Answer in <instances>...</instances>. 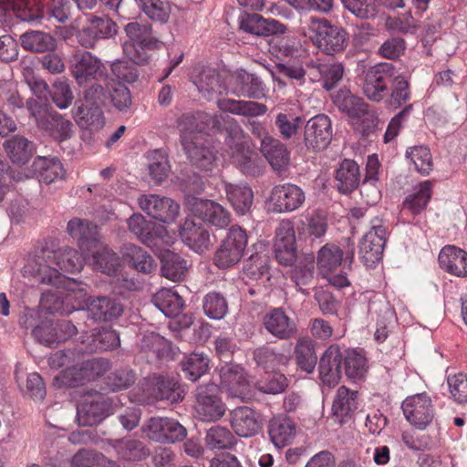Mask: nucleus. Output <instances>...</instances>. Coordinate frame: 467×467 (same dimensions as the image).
Wrapping results in <instances>:
<instances>
[{
	"label": "nucleus",
	"instance_id": "obj_19",
	"mask_svg": "<svg viewBox=\"0 0 467 467\" xmlns=\"http://www.w3.org/2000/svg\"><path fill=\"white\" fill-rule=\"evenodd\" d=\"M275 252L281 265H291L296 261V235L294 224L289 220L281 221L275 230Z\"/></svg>",
	"mask_w": 467,
	"mask_h": 467
},
{
	"label": "nucleus",
	"instance_id": "obj_20",
	"mask_svg": "<svg viewBox=\"0 0 467 467\" xmlns=\"http://www.w3.org/2000/svg\"><path fill=\"white\" fill-rule=\"evenodd\" d=\"M117 34V25L108 16H92L88 24L78 34V43L92 48L100 39L110 38Z\"/></svg>",
	"mask_w": 467,
	"mask_h": 467
},
{
	"label": "nucleus",
	"instance_id": "obj_53",
	"mask_svg": "<svg viewBox=\"0 0 467 467\" xmlns=\"http://www.w3.org/2000/svg\"><path fill=\"white\" fill-rule=\"evenodd\" d=\"M140 10L150 20L166 24L171 13V7L169 2L162 0H138Z\"/></svg>",
	"mask_w": 467,
	"mask_h": 467
},
{
	"label": "nucleus",
	"instance_id": "obj_44",
	"mask_svg": "<svg viewBox=\"0 0 467 467\" xmlns=\"http://www.w3.org/2000/svg\"><path fill=\"white\" fill-rule=\"evenodd\" d=\"M218 107L223 111L245 117H258L267 111V107L265 104L251 100L224 99L218 101Z\"/></svg>",
	"mask_w": 467,
	"mask_h": 467
},
{
	"label": "nucleus",
	"instance_id": "obj_28",
	"mask_svg": "<svg viewBox=\"0 0 467 467\" xmlns=\"http://www.w3.org/2000/svg\"><path fill=\"white\" fill-rule=\"evenodd\" d=\"M122 304L116 298L99 296L88 301V317L96 321H112L123 313Z\"/></svg>",
	"mask_w": 467,
	"mask_h": 467
},
{
	"label": "nucleus",
	"instance_id": "obj_50",
	"mask_svg": "<svg viewBox=\"0 0 467 467\" xmlns=\"http://www.w3.org/2000/svg\"><path fill=\"white\" fill-rule=\"evenodd\" d=\"M209 358L203 353L193 352L186 356L181 362L182 369L185 377L196 381L209 369Z\"/></svg>",
	"mask_w": 467,
	"mask_h": 467
},
{
	"label": "nucleus",
	"instance_id": "obj_11",
	"mask_svg": "<svg viewBox=\"0 0 467 467\" xmlns=\"http://www.w3.org/2000/svg\"><path fill=\"white\" fill-rule=\"evenodd\" d=\"M140 208L148 215L163 223H172L180 213V205L169 197L143 194L138 198Z\"/></svg>",
	"mask_w": 467,
	"mask_h": 467
},
{
	"label": "nucleus",
	"instance_id": "obj_26",
	"mask_svg": "<svg viewBox=\"0 0 467 467\" xmlns=\"http://www.w3.org/2000/svg\"><path fill=\"white\" fill-rule=\"evenodd\" d=\"M343 355L337 345H331L324 352L319 362V375L322 382L328 386L338 383L341 378Z\"/></svg>",
	"mask_w": 467,
	"mask_h": 467
},
{
	"label": "nucleus",
	"instance_id": "obj_10",
	"mask_svg": "<svg viewBox=\"0 0 467 467\" xmlns=\"http://www.w3.org/2000/svg\"><path fill=\"white\" fill-rule=\"evenodd\" d=\"M394 78L390 63H381L368 68L363 78V94L372 101L379 102L387 95L388 86Z\"/></svg>",
	"mask_w": 467,
	"mask_h": 467
},
{
	"label": "nucleus",
	"instance_id": "obj_57",
	"mask_svg": "<svg viewBox=\"0 0 467 467\" xmlns=\"http://www.w3.org/2000/svg\"><path fill=\"white\" fill-rule=\"evenodd\" d=\"M149 171L151 179L157 183L163 182L170 171V164L167 155L161 150H155L148 153Z\"/></svg>",
	"mask_w": 467,
	"mask_h": 467
},
{
	"label": "nucleus",
	"instance_id": "obj_9",
	"mask_svg": "<svg viewBox=\"0 0 467 467\" xmlns=\"http://www.w3.org/2000/svg\"><path fill=\"white\" fill-rule=\"evenodd\" d=\"M140 388L143 391V400H167L174 403L184 398V391L178 380L168 376H149L141 381Z\"/></svg>",
	"mask_w": 467,
	"mask_h": 467
},
{
	"label": "nucleus",
	"instance_id": "obj_56",
	"mask_svg": "<svg viewBox=\"0 0 467 467\" xmlns=\"http://www.w3.org/2000/svg\"><path fill=\"white\" fill-rule=\"evenodd\" d=\"M335 103L340 110L353 118H360L368 112V105L363 99L354 96L348 91L338 94L335 99Z\"/></svg>",
	"mask_w": 467,
	"mask_h": 467
},
{
	"label": "nucleus",
	"instance_id": "obj_4",
	"mask_svg": "<svg viewBox=\"0 0 467 467\" xmlns=\"http://www.w3.org/2000/svg\"><path fill=\"white\" fill-rule=\"evenodd\" d=\"M227 143L232 150V161L243 173L256 176L262 172V164L257 154L249 150L243 141L244 131L238 124L229 130Z\"/></svg>",
	"mask_w": 467,
	"mask_h": 467
},
{
	"label": "nucleus",
	"instance_id": "obj_3",
	"mask_svg": "<svg viewBox=\"0 0 467 467\" xmlns=\"http://www.w3.org/2000/svg\"><path fill=\"white\" fill-rule=\"evenodd\" d=\"M181 142L192 163L205 171L212 170L215 157L213 152L204 146L202 129L193 115H182L178 120Z\"/></svg>",
	"mask_w": 467,
	"mask_h": 467
},
{
	"label": "nucleus",
	"instance_id": "obj_42",
	"mask_svg": "<svg viewBox=\"0 0 467 467\" xmlns=\"http://www.w3.org/2000/svg\"><path fill=\"white\" fill-rule=\"evenodd\" d=\"M4 148L12 162L26 163L34 154L35 145L26 138L16 135L4 142Z\"/></svg>",
	"mask_w": 467,
	"mask_h": 467
},
{
	"label": "nucleus",
	"instance_id": "obj_61",
	"mask_svg": "<svg viewBox=\"0 0 467 467\" xmlns=\"http://www.w3.org/2000/svg\"><path fill=\"white\" fill-rule=\"evenodd\" d=\"M128 227L144 244H148L153 236V223L140 213H135L129 218Z\"/></svg>",
	"mask_w": 467,
	"mask_h": 467
},
{
	"label": "nucleus",
	"instance_id": "obj_52",
	"mask_svg": "<svg viewBox=\"0 0 467 467\" xmlns=\"http://www.w3.org/2000/svg\"><path fill=\"white\" fill-rule=\"evenodd\" d=\"M114 448L119 457L126 461H141L150 453L141 441L134 439L118 440Z\"/></svg>",
	"mask_w": 467,
	"mask_h": 467
},
{
	"label": "nucleus",
	"instance_id": "obj_60",
	"mask_svg": "<svg viewBox=\"0 0 467 467\" xmlns=\"http://www.w3.org/2000/svg\"><path fill=\"white\" fill-rule=\"evenodd\" d=\"M202 308L208 317L221 319L228 312V304L221 294L213 292L203 297Z\"/></svg>",
	"mask_w": 467,
	"mask_h": 467
},
{
	"label": "nucleus",
	"instance_id": "obj_47",
	"mask_svg": "<svg viewBox=\"0 0 467 467\" xmlns=\"http://www.w3.org/2000/svg\"><path fill=\"white\" fill-rule=\"evenodd\" d=\"M40 307L50 314L68 315L74 312L73 305H69L67 302L65 291L60 288L44 292L40 299Z\"/></svg>",
	"mask_w": 467,
	"mask_h": 467
},
{
	"label": "nucleus",
	"instance_id": "obj_51",
	"mask_svg": "<svg viewBox=\"0 0 467 467\" xmlns=\"http://www.w3.org/2000/svg\"><path fill=\"white\" fill-rule=\"evenodd\" d=\"M34 165L38 171L40 182L47 184L65 177L63 166L56 158L39 157L35 161Z\"/></svg>",
	"mask_w": 467,
	"mask_h": 467
},
{
	"label": "nucleus",
	"instance_id": "obj_32",
	"mask_svg": "<svg viewBox=\"0 0 467 467\" xmlns=\"http://www.w3.org/2000/svg\"><path fill=\"white\" fill-rule=\"evenodd\" d=\"M87 254H91L88 263L97 271L112 275L120 268L119 257L101 241L98 246H93V249Z\"/></svg>",
	"mask_w": 467,
	"mask_h": 467
},
{
	"label": "nucleus",
	"instance_id": "obj_48",
	"mask_svg": "<svg viewBox=\"0 0 467 467\" xmlns=\"http://www.w3.org/2000/svg\"><path fill=\"white\" fill-rule=\"evenodd\" d=\"M124 256L132 267L140 273L150 274L157 268V265L152 256L141 247L135 244L126 246Z\"/></svg>",
	"mask_w": 467,
	"mask_h": 467
},
{
	"label": "nucleus",
	"instance_id": "obj_37",
	"mask_svg": "<svg viewBox=\"0 0 467 467\" xmlns=\"http://www.w3.org/2000/svg\"><path fill=\"white\" fill-rule=\"evenodd\" d=\"M101 101H82L74 111L77 123L84 128L100 129L105 123Z\"/></svg>",
	"mask_w": 467,
	"mask_h": 467
},
{
	"label": "nucleus",
	"instance_id": "obj_27",
	"mask_svg": "<svg viewBox=\"0 0 467 467\" xmlns=\"http://www.w3.org/2000/svg\"><path fill=\"white\" fill-rule=\"evenodd\" d=\"M230 422L234 431L240 437H251L261 429L258 414L247 406L233 410L230 412Z\"/></svg>",
	"mask_w": 467,
	"mask_h": 467
},
{
	"label": "nucleus",
	"instance_id": "obj_39",
	"mask_svg": "<svg viewBox=\"0 0 467 467\" xmlns=\"http://www.w3.org/2000/svg\"><path fill=\"white\" fill-rule=\"evenodd\" d=\"M38 128L58 141L68 140L73 133L72 123L57 113H48L44 119H39Z\"/></svg>",
	"mask_w": 467,
	"mask_h": 467
},
{
	"label": "nucleus",
	"instance_id": "obj_45",
	"mask_svg": "<svg viewBox=\"0 0 467 467\" xmlns=\"http://www.w3.org/2000/svg\"><path fill=\"white\" fill-rule=\"evenodd\" d=\"M155 306L168 317L178 316L183 307V300L178 292L170 289H160L152 298Z\"/></svg>",
	"mask_w": 467,
	"mask_h": 467
},
{
	"label": "nucleus",
	"instance_id": "obj_14",
	"mask_svg": "<svg viewBox=\"0 0 467 467\" xmlns=\"http://www.w3.org/2000/svg\"><path fill=\"white\" fill-rule=\"evenodd\" d=\"M109 368L107 360L92 358L67 368L61 375L62 383L69 388L82 384L104 374Z\"/></svg>",
	"mask_w": 467,
	"mask_h": 467
},
{
	"label": "nucleus",
	"instance_id": "obj_30",
	"mask_svg": "<svg viewBox=\"0 0 467 467\" xmlns=\"http://www.w3.org/2000/svg\"><path fill=\"white\" fill-rule=\"evenodd\" d=\"M358 393L345 386L337 389L332 404L333 415L340 424L346 422L352 417L358 408Z\"/></svg>",
	"mask_w": 467,
	"mask_h": 467
},
{
	"label": "nucleus",
	"instance_id": "obj_22",
	"mask_svg": "<svg viewBox=\"0 0 467 467\" xmlns=\"http://www.w3.org/2000/svg\"><path fill=\"white\" fill-rule=\"evenodd\" d=\"M229 84L232 92L238 97L258 99L265 96L262 80L244 69L234 72L230 77Z\"/></svg>",
	"mask_w": 467,
	"mask_h": 467
},
{
	"label": "nucleus",
	"instance_id": "obj_33",
	"mask_svg": "<svg viewBox=\"0 0 467 467\" xmlns=\"http://www.w3.org/2000/svg\"><path fill=\"white\" fill-rule=\"evenodd\" d=\"M441 268L457 276L467 275V253L456 246L448 245L439 254Z\"/></svg>",
	"mask_w": 467,
	"mask_h": 467
},
{
	"label": "nucleus",
	"instance_id": "obj_49",
	"mask_svg": "<svg viewBox=\"0 0 467 467\" xmlns=\"http://www.w3.org/2000/svg\"><path fill=\"white\" fill-rule=\"evenodd\" d=\"M431 189L432 184L430 181H425L415 186L412 192L404 200V209H408L413 214L420 213L431 200Z\"/></svg>",
	"mask_w": 467,
	"mask_h": 467
},
{
	"label": "nucleus",
	"instance_id": "obj_25",
	"mask_svg": "<svg viewBox=\"0 0 467 467\" xmlns=\"http://www.w3.org/2000/svg\"><path fill=\"white\" fill-rule=\"evenodd\" d=\"M192 212L203 222L218 228H225L231 222L229 212L211 200L195 199L192 203Z\"/></svg>",
	"mask_w": 467,
	"mask_h": 467
},
{
	"label": "nucleus",
	"instance_id": "obj_43",
	"mask_svg": "<svg viewBox=\"0 0 467 467\" xmlns=\"http://www.w3.org/2000/svg\"><path fill=\"white\" fill-rule=\"evenodd\" d=\"M225 192L229 202L238 214H245L250 211L254 193L249 186L225 183Z\"/></svg>",
	"mask_w": 467,
	"mask_h": 467
},
{
	"label": "nucleus",
	"instance_id": "obj_5",
	"mask_svg": "<svg viewBox=\"0 0 467 467\" xmlns=\"http://www.w3.org/2000/svg\"><path fill=\"white\" fill-rule=\"evenodd\" d=\"M13 16L21 21L37 25L45 17L40 0H0V23H9Z\"/></svg>",
	"mask_w": 467,
	"mask_h": 467
},
{
	"label": "nucleus",
	"instance_id": "obj_17",
	"mask_svg": "<svg viewBox=\"0 0 467 467\" xmlns=\"http://www.w3.org/2000/svg\"><path fill=\"white\" fill-rule=\"evenodd\" d=\"M71 71L80 85L89 79L104 80L107 77L105 65L90 52L75 55Z\"/></svg>",
	"mask_w": 467,
	"mask_h": 467
},
{
	"label": "nucleus",
	"instance_id": "obj_29",
	"mask_svg": "<svg viewBox=\"0 0 467 467\" xmlns=\"http://www.w3.org/2000/svg\"><path fill=\"white\" fill-rule=\"evenodd\" d=\"M264 326L268 333L279 339H289L296 333L295 321L281 308H274L264 317Z\"/></svg>",
	"mask_w": 467,
	"mask_h": 467
},
{
	"label": "nucleus",
	"instance_id": "obj_36",
	"mask_svg": "<svg viewBox=\"0 0 467 467\" xmlns=\"http://www.w3.org/2000/svg\"><path fill=\"white\" fill-rule=\"evenodd\" d=\"M268 433L275 447L282 448L292 442L296 436V424L285 416H277L270 420Z\"/></svg>",
	"mask_w": 467,
	"mask_h": 467
},
{
	"label": "nucleus",
	"instance_id": "obj_23",
	"mask_svg": "<svg viewBox=\"0 0 467 467\" xmlns=\"http://www.w3.org/2000/svg\"><path fill=\"white\" fill-rule=\"evenodd\" d=\"M239 27L243 31L258 36H269L285 32V26L275 19H266L258 14H244L239 17Z\"/></svg>",
	"mask_w": 467,
	"mask_h": 467
},
{
	"label": "nucleus",
	"instance_id": "obj_34",
	"mask_svg": "<svg viewBox=\"0 0 467 467\" xmlns=\"http://www.w3.org/2000/svg\"><path fill=\"white\" fill-rule=\"evenodd\" d=\"M260 150L275 171H282L288 166L290 153L279 140L265 139L261 142Z\"/></svg>",
	"mask_w": 467,
	"mask_h": 467
},
{
	"label": "nucleus",
	"instance_id": "obj_59",
	"mask_svg": "<svg viewBox=\"0 0 467 467\" xmlns=\"http://www.w3.org/2000/svg\"><path fill=\"white\" fill-rule=\"evenodd\" d=\"M406 155L414 165L415 170L422 175H428L432 170V158L427 147L410 148L407 150Z\"/></svg>",
	"mask_w": 467,
	"mask_h": 467
},
{
	"label": "nucleus",
	"instance_id": "obj_41",
	"mask_svg": "<svg viewBox=\"0 0 467 467\" xmlns=\"http://www.w3.org/2000/svg\"><path fill=\"white\" fill-rule=\"evenodd\" d=\"M20 42L24 49L35 53L50 52L57 47L56 38L51 34L39 30L22 34Z\"/></svg>",
	"mask_w": 467,
	"mask_h": 467
},
{
	"label": "nucleus",
	"instance_id": "obj_12",
	"mask_svg": "<svg viewBox=\"0 0 467 467\" xmlns=\"http://www.w3.org/2000/svg\"><path fill=\"white\" fill-rule=\"evenodd\" d=\"M401 408L407 420L419 430H424L434 417L432 401L426 393L406 398Z\"/></svg>",
	"mask_w": 467,
	"mask_h": 467
},
{
	"label": "nucleus",
	"instance_id": "obj_18",
	"mask_svg": "<svg viewBox=\"0 0 467 467\" xmlns=\"http://www.w3.org/2000/svg\"><path fill=\"white\" fill-rule=\"evenodd\" d=\"M385 244L386 229L381 224H374L359 246L360 257L366 266L373 267L381 260Z\"/></svg>",
	"mask_w": 467,
	"mask_h": 467
},
{
	"label": "nucleus",
	"instance_id": "obj_2",
	"mask_svg": "<svg viewBox=\"0 0 467 467\" xmlns=\"http://www.w3.org/2000/svg\"><path fill=\"white\" fill-rule=\"evenodd\" d=\"M301 33L327 55L342 51L347 46L346 31L326 18L314 16L301 19Z\"/></svg>",
	"mask_w": 467,
	"mask_h": 467
},
{
	"label": "nucleus",
	"instance_id": "obj_38",
	"mask_svg": "<svg viewBox=\"0 0 467 467\" xmlns=\"http://www.w3.org/2000/svg\"><path fill=\"white\" fill-rule=\"evenodd\" d=\"M343 251L335 244H327L317 252V267L322 277H327L341 265Z\"/></svg>",
	"mask_w": 467,
	"mask_h": 467
},
{
	"label": "nucleus",
	"instance_id": "obj_24",
	"mask_svg": "<svg viewBox=\"0 0 467 467\" xmlns=\"http://www.w3.org/2000/svg\"><path fill=\"white\" fill-rule=\"evenodd\" d=\"M68 234L76 239L82 254L93 249L99 244V234L95 224L88 220L73 218L67 223Z\"/></svg>",
	"mask_w": 467,
	"mask_h": 467
},
{
	"label": "nucleus",
	"instance_id": "obj_35",
	"mask_svg": "<svg viewBox=\"0 0 467 467\" xmlns=\"http://www.w3.org/2000/svg\"><path fill=\"white\" fill-rule=\"evenodd\" d=\"M336 185L342 193H349L359 185L360 172L356 161L345 159L335 171Z\"/></svg>",
	"mask_w": 467,
	"mask_h": 467
},
{
	"label": "nucleus",
	"instance_id": "obj_21",
	"mask_svg": "<svg viewBox=\"0 0 467 467\" xmlns=\"http://www.w3.org/2000/svg\"><path fill=\"white\" fill-rule=\"evenodd\" d=\"M305 141L315 150H325L332 139L331 121L327 115L319 114L311 118L305 127Z\"/></svg>",
	"mask_w": 467,
	"mask_h": 467
},
{
	"label": "nucleus",
	"instance_id": "obj_62",
	"mask_svg": "<svg viewBox=\"0 0 467 467\" xmlns=\"http://www.w3.org/2000/svg\"><path fill=\"white\" fill-rule=\"evenodd\" d=\"M125 32L133 44L147 47L152 41V27L148 23H129L125 26Z\"/></svg>",
	"mask_w": 467,
	"mask_h": 467
},
{
	"label": "nucleus",
	"instance_id": "obj_54",
	"mask_svg": "<svg viewBox=\"0 0 467 467\" xmlns=\"http://www.w3.org/2000/svg\"><path fill=\"white\" fill-rule=\"evenodd\" d=\"M64 291L66 300L69 305H73L74 311L78 309H86L88 311V301L94 296H88L87 290L75 280L63 279Z\"/></svg>",
	"mask_w": 467,
	"mask_h": 467
},
{
	"label": "nucleus",
	"instance_id": "obj_8",
	"mask_svg": "<svg viewBox=\"0 0 467 467\" xmlns=\"http://www.w3.org/2000/svg\"><path fill=\"white\" fill-rule=\"evenodd\" d=\"M247 239L244 229L237 225L232 226L215 253V265L220 268H228L239 263L247 246Z\"/></svg>",
	"mask_w": 467,
	"mask_h": 467
},
{
	"label": "nucleus",
	"instance_id": "obj_1",
	"mask_svg": "<svg viewBox=\"0 0 467 467\" xmlns=\"http://www.w3.org/2000/svg\"><path fill=\"white\" fill-rule=\"evenodd\" d=\"M88 254H79L70 247L57 251H44L42 256L29 261L24 268L26 275L34 276L39 283L57 285L66 279L59 271L65 273L79 272Z\"/></svg>",
	"mask_w": 467,
	"mask_h": 467
},
{
	"label": "nucleus",
	"instance_id": "obj_31",
	"mask_svg": "<svg viewBox=\"0 0 467 467\" xmlns=\"http://www.w3.org/2000/svg\"><path fill=\"white\" fill-rule=\"evenodd\" d=\"M180 235L182 242L198 254L207 251L212 245L209 233L189 219L181 225Z\"/></svg>",
	"mask_w": 467,
	"mask_h": 467
},
{
	"label": "nucleus",
	"instance_id": "obj_64",
	"mask_svg": "<svg viewBox=\"0 0 467 467\" xmlns=\"http://www.w3.org/2000/svg\"><path fill=\"white\" fill-rule=\"evenodd\" d=\"M346 375L352 379H362L367 372L366 358L356 351H349L345 358Z\"/></svg>",
	"mask_w": 467,
	"mask_h": 467
},
{
	"label": "nucleus",
	"instance_id": "obj_16",
	"mask_svg": "<svg viewBox=\"0 0 467 467\" xmlns=\"http://www.w3.org/2000/svg\"><path fill=\"white\" fill-rule=\"evenodd\" d=\"M304 191L293 183L276 185L273 188L270 202L277 213H290L299 209L305 202Z\"/></svg>",
	"mask_w": 467,
	"mask_h": 467
},
{
	"label": "nucleus",
	"instance_id": "obj_6",
	"mask_svg": "<svg viewBox=\"0 0 467 467\" xmlns=\"http://www.w3.org/2000/svg\"><path fill=\"white\" fill-rule=\"evenodd\" d=\"M117 404L100 393L85 396L77 409V420L79 425L93 426L100 423L106 417L116 411Z\"/></svg>",
	"mask_w": 467,
	"mask_h": 467
},
{
	"label": "nucleus",
	"instance_id": "obj_46",
	"mask_svg": "<svg viewBox=\"0 0 467 467\" xmlns=\"http://www.w3.org/2000/svg\"><path fill=\"white\" fill-rule=\"evenodd\" d=\"M295 359L296 365L306 373H312L317 363L315 343L309 337H301L295 346Z\"/></svg>",
	"mask_w": 467,
	"mask_h": 467
},
{
	"label": "nucleus",
	"instance_id": "obj_58",
	"mask_svg": "<svg viewBox=\"0 0 467 467\" xmlns=\"http://www.w3.org/2000/svg\"><path fill=\"white\" fill-rule=\"evenodd\" d=\"M302 118L291 111L280 112L275 118V126L285 140L294 137L302 124Z\"/></svg>",
	"mask_w": 467,
	"mask_h": 467
},
{
	"label": "nucleus",
	"instance_id": "obj_13",
	"mask_svg": "<svg viewBox=\"0 0 467 467\" xmlns=\"http://www.w3.org/2000/svg\"><path fill=\"white\" fill-rule=\"evenodd\" d=\"M146 435L158 442L172 443L186 436L185 428L177 420L170 418H150L143 427Z\"/></svg>",
	"mask_w": 467,
	"mask_h": 467
},
{
	"label": "nucleus",
	"instance_id": "obj_15",
	"mask_svg": "<svg viewBox=\"0 0 467 467\" xmlns=\"http://www.w3.org/2000/svg\"><path fill=\"white\" fill-rule=\"evenodd\" d=\"M221 384L233 398L242 400L250 395V381L242 367L236 364L223 365L220 369Z\"/></svg>",
	"mask_w": 467,
	"mask_h": 467
},
{
	"label": "nucleus",
	"instance_id": "obj_40",
	"mask_svg": "<svg viewBox=\"0 0 467 467\" xmlns=\"http://www.w3.org/2000/svg\"><path fill=\"white\" fill-rule=\"evenodd\" d=\"M160 258L162 276L173 282H179L185 277L189 265L180 254L166 250L161 254Z\"/></svg>",
	"mask_w": 467,
	"mask_h": 467
},
{
	"label": "nucleus",
	"instance_id": "obj_7",
	"mask_svg": "<svg viewBox=\"0 0 467 467\" xmlns=\"http://www.w3.org/2000/svg\"><path fill=\"white\" fill-rule=\"evenodd\" d=\"M219 392L214 383L200 385L196 389L194 410L200 420L215 421L224 415L226 407Z\"/></svg>",
	"mask_w": 467,
	"mask_h": 467
},
{
	"label": "nucleus",
	"instance_id": "obj_55",
	"mask_svg": "<svg viewBox=\"0 0 467 467\" xmlns=\"http://www.w3.org/2000/svg\"><path fill=\"white\" fill-rule=\"evenodd\" d=\"M120 345L119 334L115 330L101 329L91 335V341L86 348L87 351H106L117 348Z\"/></svg>",
	"mask_w": 467,
	"mask_h": 467
},
{
	"label": "nucleus",
	"instance_id": "obj_63",
	"mask_svg": "<svg viewBox=\"0 0 467 467\" xmlns=\"http://www.w3.org/2000/svg\"><path fill=\"white\" fill-rule=\"evenodd\" d=\"M207 445L211 449H226L234 443V437L226 428L215 426L206 435Z\"/></svg>",
	"mask_w": 467,
	"mask_h": 467
}]
</instances>
